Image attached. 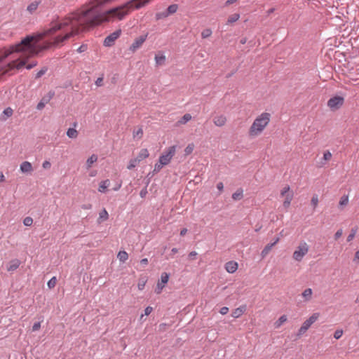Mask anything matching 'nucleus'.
<instances>
[{"label": "nucleus", "instance_id": "obj_1", "mask_svg": "<svg viewBox=\"0 0 359 359\" xmlns=\"http://www.w3.org/2000/svg\"><path fill=\"white\" fill-rule=\"evenodd\" d=\"M102 1L91 0L62 20L51 24L50 28L27 36L20 43L1 49L0 62H8L4 73L20 69L29 57L52 47L61 46L70 37L82 32L103 23L123 20L133 10L143 7L149 0H131L104 12L102 8L106 4H100Z\"/></svg>", "mask_w": 359, "mask_h": 359}, {"label": "nucleus", "instance_id": "obj_2", "mask_svg": "<svg viewBox=\"0 0 359 359\" xmlns=\"http://www.w3.org/2000/svg\"><path fill=\"white\" fill-rule=\"evenodd\" d=\"M270 121V114H261L252 123L249 130L251 137L259 136Z\"/></svg>", "mask_w": 359, "mask_h": 359}, {"label": "nucleus", "instance_id": "obj_3", "mask_svg": "<svg viewBox=\"0 0 359 359\" xmlns=\"http://www.w3.org/2000/svg\"><path fill=\"white\" fill-rule=\"evenodd\" d=\"M309 246L305 241L299 243L292 254V258L297 262H301L309 252Z\"/></svg>", "mask_w": 359, "mask_h": 359}, {"label": "nucleus", "instance_id": "obj_4", "mask_svg": "<svg viewBox=\"0 0 359 359\" xmlns=\"http://www.w3.org/2000/svg\"><path fill=\"white\" fill-rule=\"evenodd\" d=\"M176 148L177 147L175 145H173L169 147L163 151V153L160 156L158 159L161 164H163L165 166L170 163L172 157L175 156L176 153Z\"/></svg>", "mask_w": 359, "mask_h": 359}, {"label": "nucleus", "instance_id": "obj_5", "mask_svg": "<svg viewBox=\"0 0 359 359\" xmlns=\"http://www.w3.org/2000/svg\"><path fill=\"white\" fill-rule=\"evenodd\" d=\"M280 196L285 198L283 203L284 208H288L294 196V193L288 185L281 190Z\"/></svg>", "mask_w": 359, "mask_h": 359}, {"label": "nucleus", "instance_id": "obj_6", "mask_svg": "<svg viewBox=\"0 0 359 359\" xmlns=\"http://www.w3.org/2000/svg\"><path fill=\"white\" fill-rule=\"evenodd\" d=\"M121 30L117 29L115 32L108 35L104 40V46L106 47H111L114 44L115 41L120 37Z\"/></svg>", "mask_w": 359, "mask_h": 359}, {"label": "nucleus", "instance_id": "obj_7", "mask_svg": "<svg viewBox=\"0 0 359 359\" xmlns=\"http://www.w3.org/2000/svg\"><path fill=\"white\" fill-rule=\"evenodd\" d=\"M148 36V34H145L144 35H141L139 37H137L133 43L130 45L129 50L132 53H135L137 49H139L143 43L146 41Z\"/></svg>", "mask_w": 359, "mask_h": 359}, {"label": "nucleus", "instance_id": "obj_8", "mask_svg": "<svg viewBox=\"0 0 359 359\" xmlns=\"http://www.w3.org/2000/svg\"><path fill=\"white\" fill-rule=\"evenodd\" d=\"M344 103V98L340 96H335L330 98L327 102L328 107L332 110L338 109Z\"/></svg>", "mask_w": 359, "mask_h": 359}, {"label": "nucleus", "instance_id": "obj_9", "mask_svg": "<svg viewBox=\"0 0 359 359\" xmlns=\"http://www.w3.org/2000/svg\"><path fill=\"white\" fill-rule=\"evenodd\" d=\"M54 95L55 92L52 90H50L46 95H44L36 106L37 110L41 111L46 104H47L50 101Z\"/></svg>", "mask_w": 359, "mask_h": 359}, {"label": "nucleus", "instance_id": "obj_10", "mask_svg": "<svg viewBox=\"0 0 359 359\" xmlns=\"http://www.w3.org/2000/svg\"><path fill=\"white\" fill-rule=\"evenodd\" d=\"M169 279V274L163 272L162 273L161 276V282L158 283L156 288V292L157 294H160L165 287V285L168 283Z\"/></svg>", "mask_w": 359, "mask_h": 359}, {"label": "nucleus", "instance_id": "obj_11", "mask_svg": "<svg viewBox=\"0 0 359 359\" xmlns=\"http://www.w3.org/2000/svg\"><path fill=\"white\" fill-rule=\"evenodd\" d=\"M319 313H313L307 320H306L302 325L306 327V329L309 330V327L313 324L319 318Z\"/></svg>", "mask_w": 359, "mask_h": 359}, {"label": "nucleus", "instance_id": "obj_12", "mask_svg": "<svg viewBox=\"0 0 359 359\" xmlns=\"http://www.w3.org/2000/svg\"><path fill=\"white\" fill-rule=\"evenodd\" d=\"M212 121L215 126L222 127L226 122V118L224 114H217L212 118Z\"/></svg>", "mask_w": 359, "mask_h": 359}, {"label": "nucleus", "instance_id": "obj_13", "mask_svg": "<svg viewBox=\"0 0 359 359\" xmlns=\"http://www.w3.org/2000/svg\"><path fill=\"white\" fill-rule=\"evenodd\" d=\"M238 264L235 261H229L224 265L225 270L229 273H233L238 269Z\"/></svg>", "mask_w": 359, "mask_h": 359}, {"label": "nucleus", "instance_id": "obj_14", "mask_svg": "<svg viewBox=\"0 0 359 359\" xmlns=\"http://www.w3.org/2000/svg\"><path fill=\"white\" fill-rule=\"evenodd\" d=\"M246 311V305H241L232 311L231 316L238 318L241 316Z\"/></svg>", "mask_w": 359, "mask_h": 359}, {"label": "nucleus", "instance_id": "obj_15", "mask_svg": "<svg viewBox=\"0 0 359 359\" xmlns=\"http://www.w3.org/2000/svg\"><path fill=\"white\" fill-rule=\"evenodd\" d=\"M20 265V261L18 259H12L9 262L7 266L8 271H13L16 270Z\"/></svg>", "mask_w": 359, "mask_h": 359}, {"label": "nucleus", "instance_id": "obj_16", "mask_svg": "<svg viewBox=\"0 0 359 359\" xmlns=\"http://www.w3.org/2000/svg\"><path fill=\"white\" fill-rule=\"evenodd\" d=\"M20 171L23 173L31 172L33 170L32 164L28 161H24L20 164Z\"/></svg>", "mask_w": 359, "mask_h": 359}, {"label": "nucleus", "instance_id": "obj_17", "mask_svg": "<svg viewBox=\"0 0 359 359\" xmlns=\"http://www.w3.org/2000/svg\"><path fill=\"white\" fill-rule=\"evenodd\" d=\"M149 156V151L147 149H142L139 154H137L136 158L137 160L140 162L142 161V160L148 158Z\"/></svg>", "mask_w": 359, "mask_h": 359}, {"label": "nucleus", "instance_id": "obj_18", "mask_svg": "<svg viewBox=\"0 0 359 359\" xmlns=\"http://www.w3.org/2000/svg\"><path fill=\"white\" fill-rule=\"evenodd\" d=\"M313 290L311 288H307L303 291L302 296L304 302H309L312 299Z\"/></svg>", "mask_w": 359, "mask_h": 359}, {"label": "nucleus", "instance_id": "obj_19", "mask_svg": "<svg viewBox=\"0 0 359 359\" xmlns=\"http://www.w3.org/2000/svg\"><path fill=\"white\" fill-rule=\"evenodd\" d=\"M109 185H110V181L109 180H105L102 181L100 183L98 191H100L101 193H105L107 190V188L109 187Z\"/></svg>", "mask_w": 359, "mask_h": 359}, {"label": "nucleus", "instance_id": "obj_20", "mask_svg": "<svg viewBox=\"0 0 359 359\" xmlns=\"http://www.w3.org/2000/svg\"><path fill=\"white\" fill-rule=\"evenodd\" d=\"M40 4V1H34L32 3H30L27 8V11L30 13V14H32L34 13L36 9L38 8L39 7V5Z\"/></svg>", "mask_w": 359, "mask_h": 359}, {"label": "nucleus", "instance_id": "obj_21", "mask_svg": "<svg viewBox=\"0 0 359 359\" xmlns=\"http://www.w3.org/2000/svg\"><path fill=\"white\" fill-rule=\"evenodd\" d=\"M109 218V214L106 209H103L99 213V217L97 219L98 223H101L104 221L107 220Z\"/></svg>", "mask_w": 359, "mask_h": 359}, {"label": "nucleus", "instance_id": "obj_22", "mask_svg": "<svg viewBox=\"0 0 359 359\" xmlns=\"http://www.w3.org/2000/svg\"><path fill=\"white\" fill-rule=\"evenodd\" d=\"M97 161V156L95 154L91 155L86 161V168L89 169L92 165Z\"/></svg>", "mask_w": 359, "mask_h": 359}, {"label": "nucleus", "instance_id": "obj_23", "mask_svg": "<svg viewBox=\"0 0 359 359\" xmlns=\"http://www.w3.org/2000/svg\"><path fill=\"white\" fill-rule=\"evenodd\" d=\"M273 246H274V243H269V244H267L264 247V248L262 250V251L261 252L262 257L263 258L265 257L269 253V252L271 251V250L272 249V248Z\"/></svg>", "mask_w": 359, "mask_h": 359}, {"label": "nucleus", "instance_id": "obj_24", "mask_svg": "<svg viewBox=\"0 0 359 359\" xmlns=\"http://www.w3.org/2000/svg\"><path fill=\"white\" fill-rule=\"evenodd\" d=\"M117 258L122 263H124L128 259V255L126 251H120L117 255Z\"/></svg>", "mask_w": 359, "mask_h": 359}, {"label": "nucleus", "instance_id": "obj_25", "mask_svg": "<svg viewBox=\"0 0 359 359\" xmlns=\"http://www.w3.org/2000/svg\"><path fill=\"white\" fill-rule=\"evenodd\" d=\"M67 135L72 139L76 138L78 136V131L74 128H70L67 131Z\"/></svg>", "mask_w": 359, "mask_h": 359}, {"label": "nucleus", "instance_id": "obj_26", "mask_svg": "<svg viewBox=\"0 0 359 359\" xmlns=\"http://www.w3.org/2000/svg\"><path fill=\"white\" fill-rule=\"evenodd\" d=\"M143 135V130L141 128L138 129L135 128L133 131V136L135 140L140 139Z\"/></svg>", "mask_w": 359, "mask_h": 359}, {"label": "nucleus", "instance_id": "obj_27", "mask_svg": "<svg viewBox=\"0 0 359 359\" xmlns=\"http://www.w3.org/2000/svg\"><path fill=\"white\" fill-rule=\"evenodd\" d=\"M177 9H178L177 4H172L168 7V8L166 9V12L169 16L170 15L175 13L177 12Z\"/></svg>", "mask_w": 359, "mask_h": 359}, {"label": "nucleus", "instance_id": "obj_28", "mask_svg": "<svg viewBox=\"0 0 359 359\" xmlns=\"http://www.w3.org/2000/svg\"><path fill=\"white\" fill-rule=\"evenodd\" d=\"M243 191L242 189H238L232 194V198L235 201L241 200L243 198Z\"/></svg>", "mask_w": 359, "mask_h": 359}, {"label": "nucleus", "instance_id": "obj_29", "mask_svg": "<svg viewBox=\"0 0 359 359\" xmlns=\"http://www.w3.org/2000/svg\"><path fill=\"white\" fill-rule=\"evenodd\" d=\"M287 321V316L285 315L281 316L278 320L275 323V327L276 328L280 327L284 323Z\"/></svg>", "mask_w": 359, "mask_h": 359}, {"label": "nucleus", "instance_id": "obj_30", "mask_svg": "<svg viewBox=\"0 0 359 359\" xmlns=\"http://www.w3.org/2000/svg\"><path fill=\"white\" fill-rule=\"evenodd\" d=\"M155 60L157 65H161L165 60V57L163 54H158L155 56Z\"/></svg>", "mask_w": 359, "mask_h": 359}, {"label": "nucleus", "instance_id": "obj_31", "mask_svg": "<svg viewBox=\"0 0 359 359\" xmlns=\"http://www.w3.org/2000/svg\"><path fill=\"white\" fill-rule=\"evenodd\" d=\"M191 119V114H184V116L178 121L180 124H184Z\"/></svg>", "mask_w": 359, "mask_h": 359}, {"label": "nucleus", "instance_id": "obj_32", "mask_svg": "<svg viewBox=\"0 0 359 359\" xmlns=\"http://www.w3.org/2000/svg\"><path fill=\"white\" fill-rule=\"evenodd\" d=\"M140 162L137 160L136 158H133V159H130V161H129V163L127 166V168L128 170H132L133 168H134L135 167H136V165L139 163Z\"/></svg>", "mask_w": 359, "mask_h": 359}, {"label": "nucleus", "instance_id": "obj_33", "mask_svg": "<svg viewBox=\"0 0 359 359\" xmlns=\"http://www.w3.org/2000/svg\"><path fill=\"white\" fill-rule=\"evenodd\" d=\"M240 18V15L238 13H234L230 15L228 18V23H233L236 22Z\"/></svg>", "mask_w": 359, "mask_h": 359}, {"label": "nucleus", "instance_id": "obj_34", "mask_svg": "<svg viewBox=\"0 0 359 359\" xmlns=\"http://www.w3.org/2000/svg\"><path fill=\"white\" fill-rule=\"evenodd\" d=\"M168 16V15L166 11H165L163 12H158V13H156V19L157 20L165 18Z\"/></svg>", "mask_w": 359, "mask_h": 359}, {"label": "nucleus", "instance_id": "obj_35", "mask_svg": "<svg viewBox=\"0 0 359 359\" xmlns=\"http://www.w3.org/2000/svg\"><path fill=\"white\" fill-rule=\"evenodd\" d=\"M212 30H211L210 29H209V28L205 29H204V30L201 32V37H202L203 39H206V38H208V37L210 36H211V34H212Z\"/></svg>", "mask_w": 359, "mask_h": 359}, {"label": "nucleus", "instance_id": "obj_36", "mask_svg": "<svg viewBox=\"0 0 359 359\" xmlns=\"http://www.w3.org/2000/svg\"><path fill=\"white\" fill-rule=\"evenodd\" d=\"M340 206H345L348 203V196L346 195L343 196L339 201Z\"/></svg>", "mask_w": 359, "mask_h": 359}, {"label": "nucleus", "instance_id": "obj_37", "mask_svg": "<svg viewBox=\"0 0 359 359\" xmlns=\"http://www.w3.org/2000/svg\"><path fill=\"white\" fill-rule=\"evenodd\" d=\"M164 165L161 163V162L158 161L155 165L154 168L153 172L154 173H158L161 171V170L163 168Z\"/></svg>", "mask_w": 359, "mask_h": 359}, {"label": "nucleus", "instance_id": "obj_38", "mask_svg": "<svg viewBox=\"0 0 359 359\" xmlns=\"http://www.w3.org/2000/svg\"><path fill=\"white\" fill-rule=\"evenodd\" d=\"M194 149V144H189L187 145V147L184 149V153L186 155H189L192 153Z\"/></svg>", "mask_w": 359, "mask_h": 359}, {"label": "nucleus", "instance_id": "obj_39", "mask_svg": "<svg viewBox=\"0 0 359 359\" xmlns=\"http://www.w3.org/2000/svg\"><path fill=\"white\" fill-rule=\"evenodd\" d=\"M23 224L26 226H30L33 224V219L31 217H26L23 220Z\"/></svg>", "mask_w": 359, "mask_h": 359}, {"label": "nucleus", "instance_id": "obj_40", "mask_svg": "<svg viewBox=\"0 0 359 359\" xmlns=\"http://www.w3.org/2000/svg\"><path fill=\"white\" fill-rule=\"evenodd\" d=\"M47 71H48L47 67H43L40 71H39L36 73L35 78L39 79V78L41 77L43 75H44L46 73Z\"/></svg>", "mask_w": 359, "mask_h": 359}, {"label": "nucleus", "instance_id": "obj_41", "mask_svg": "<svg viewBox=\"0 0 359 359\" xmlns=\"http://www.w3.org/2000/svg\"><path fill=\"white\" fill-rule=\"evenodd\" d=\"M57 283V279L55 277H53L48 282V287L49 288H53Z\"/></svg>", "mask_w": 359, "mask_h": 359}, {"label": "nucleus", "instance_id": "obj_42", "mask_svg": "<svg viewBox=\"0 0 359 359\" xmlns=\"http://www.w3.org/2000/svg\"><path fill=\"white\" fill-rule=\"evenodd\" d=\"M311 205L313 206L314 208H316L318 204V198L317 195H314L311 201Z\"/></svg>", "mask_w": 359, "mask_h": 359}, {"label": "nucleus", "instance_id": "obj_43", "mask_svg": "<svg viewBox=\"0 0 359 359\" xmlns=\"http://www.w3.org/2000/svg\"><path fill=\"white\" fill-rule=\"evenodd\" d=\"M356 231H357L356 229H351V233L347 237L348 242H350L351 241H352L354 238Z\"/></svg>", "mask_w": 359, "mask_h": 359}, {"label": "nucleus", "instance_id": "obj_44", "mask_svg": "<svg viewBox=\"0 0 359 359\" xmlns=\"http://www.w3.org/2000/svg\"><path fill=\"white\" fill-rule=\"evenodd\" d=\"M104 77H103V75H102L100 77H98L96 81H95V85L97 86V87H101L103 86L104 84Z\"/></svg>", "mask_w": 359, "mask_h": 359}, {"label": "nucleus", "instance_id": "obj_45", "mask_svg": "<svg viewBox=\"0 0 359 359\" xmlns=\"http://www.w3.org/2000/svg\"><path fill=\"white\" fill-rule=\"evenodd\" d=\"M343 334V330H337L334 333V337L336 339H339L341 337Z\"/></svg>", "mask_w": 359, "mask_h": 359}, {"label": "nucleus", "instance_id": "obj_46", "mask_svg": "<svg viewBox=\"0 0 359 359\" xmlns=\"http://www.w3.org/2000/svg\"><path fill=\"white\" fill-rule=\"evenodd\" d=\"M87 49H88V46H87V44H82L81 46H80L77 48L76 51H77L78 53H83V52L86 51V50H87Z\"/></svg>", "mask_w": 359, "mask_h": 359}, {"label": "nucleus", "instance_id": "obj_47", "mask_svg": "<svg viewBox=\"0 0 359 359\" xmlns=\"http://www.w3.org/2000/svg\"><path fill=\"white\" fill-rule=\"evenodd\" d=\"M308 330L306 329L305 327H304L302 325L301 326V327L299 329L298 332H297V337H301L302 335H303Z\"/></svg>", "mask_w": 359, "mask_h": 359}, {"label": "nucleus", "instance_id": "obj_48", "mask_svg": "<svg viewBox=\"0 0 359 359\" xmlns=\"http://www.w3.org/2000/svg\"><path fill=\"white\" fill-rule=\"evenodd\" d=\"M332 158V154L329 151H326L323 154V158L325 161H329Z\"/></svg>", "mask_w": 359, "mask_h": 359}, {"label": "nucleus", "instance_id": "obj_49", "mask_svg": "<svg viewBox=\"0 0 359 359\" xmlns=\"http://www.w3.org/2000/svg\"><path fill=\"white\" fill-rule=\"evenodd\" d=\"M40 328H41V323L40 322L35 323L32 326V331H34V332L37 331Z\"/></svg>", "mask_w": 359, "mask_h": 359}, {"label": "nucleus", "instance_id": "obj_50", "mask_svg": "<svg viewBox=\"0 0 359 359\" xmlns=\"http://www.w3.org/2000/svg\"><path fill=\"white\" fill-rule=\"evenodd\" d=\"M146 280H140L137 287L140 290H142L145 286Z\"/></svg>", "mask_w": 359, "mask_h": 359}, {"label": "nucleus", "instance_id": "obj_51", "mask_svg": "<svg viewBox=\"0 0 359 359\" xmlns=\"http://www.w3.org/2000/svg\"><path fill=\"white\" fill-rule=\"evenodd\" d=\"M51 166V163L49 161H43V164H42V167L44 168V169H49Z\"/></svg>", "mask_w": 359, "mask_h": 359}, {"label": "nucleus", "instance_id": "obj_52", "mask_svg": "<svg viewBox=\"0 0 359 359\" xmlns=\"http://www.w3.org/2000/svg\"><path fill=\"white\" fill-rule=\"evenodd\" d=\"M229 312V308L226 306L222 307L219 310V313L222 315H225Z\"/></svg>", "mask_w": 359, "mask_h": 359}, {"label": "nucleus", "instance_id": "obj_53", "mask_svg": "<svg viewBox=\"0 0 359 359\" xmlns=\"http://www.w3.org/2000/svg\"><path fill=\"white\" fill-rule=\"evenodd\" d=\"M153 311V308L151 306H147L145 309H144V315L145 316H149Z\"/></svg>", "mask_w": 359, "mask_h": 359}, {"label": "nucleus", "instance_id": "obj_54", "mask_svg": "<svg viewBox=\"0 0 359 359\" xmlns=\"http://www.w3.org/2000/svg\"><path fill=\"white\" fill-rule=\"evenodd\" d=\"M353 262L359 264V250L355 252Z\"/></svg>", "mask_w": 359, "mask_h": 359}, {"label": "nucleus", "instance_id": "obj_55", "mask_svg": "<svg viewBox=\"0 0 359 359\" xmlns=\"http://www.w3.org/2000/svg\"><path fill=\"white\" fill-rule=\"evenodd\" d=\"M343 233V231L342 229H339L334 234V238L335 239H338L339 238H340L341 236Z\"/></svg>", "mask_w": 359, "mask_h": 359}, {"label": "nucleus", "instance_id": "obj_56", "mask_svg": "<svg viewBox=\"0 0 359 359\" xmlns=\"http://www.w3.org/2000/svg\"><path fill=\"white\" fill-rule=\"evenodd\" d=\"M197 255L198 254L196 251H192L189 254V258L190 259H194Z\"/></svg>", "mask_w": 359, "mask_h": 359}, {"label": "nucleus", "instance_id": "obj_57", "mask_svg": "<svg viewBox=\"0 0 359 359\" xmlns=\"http://www.w3.org/2000/svg\"><path fill=\"white\" fill-rule=\"evenodd\" d=\"M12 114H7V113H5L4 114V115L2 116L1 118H0L1 120L2 121H6L8 118L10 117V116Z\"/></svg>", "mask_w": 359, "mask_h": 359}, {"label": "nucleus", "instance_id": "obj_58", "mask_svg": "<svg viewBox=\"0 0 359 359\" xmlns=\"http://www.w3.org/2000/svg\"><path fill=\"white\" fill-rule=\"evenodd\" d=\"M36 65V62H32L30 64H28L27 66H26V68L27 69H32L34 67H35Z\"/></svg>", "mask_w": 359, "mask_h": 359}, {"label": "nucleus", "instance_id": "obj_59", "mask_svg": "<svg viewBox=\"0 0 359 359\" xmlns=\"http://www.w3.org/2000/svg\"><path fill=\"white\" fill-rule=\"evenodd\" d=\"M140 264L143 266H145L146 265H147L148 264V259L147 258H144L142 259H141L140 261Z\"/></svg>", "mask_w": 359, "mask_h": 359}, {"label": "nucleus", "instance_id": "obj_60", "mask_svg": "<svg viewBox=\"0 0 359 359\" xmlns=\"http://www.w3.org/2000/svg\"><path fill=\"white\" fill-rule=\"evenodd\" d=\"M147 193V191L146 189H144L140 191V195L142 198H144L146 194Z\"/></svg>", "mask_w": 359, "mask_h": 359}, {"label": "nucleus", "instance_id": "obj_61", "mask_svg": "<svg viewBox=\"0 0 359 359\" xmlns=\"http://www.w3.org/2000/svg\"><path fill=\"white\" fill-rule=\"evenodd\" d=\"M217 188L219 191H222L224 189V185H223V183L222 182H219L217 184Z\"/></svg>", "mask_w": 359, "mask_h": 359}, {"label": "nucleus", "instance_id": "obj_62", "mask_svg": "<svg viewBox=\"0 0 359 359\" xmlns=\"http://www.w3.org/2000/svg\"><path fill=\"white\" fill-rule=\"evenodd\" d=\"M237 1V0H227L226 2H225V6H229L232 4H234Z\"/></svg>", "mask_w": 359, "mask_h": 359}, {"label": "nucleus", "instance_id": "obj_63", "mask_svg": "<svg viewBox=\"0 0 359 359\" xmlns=\"http://www.w3.org/2000/svg\"><path fill=\"white\" fill-rule=\"evenodd\" d=\"M187 233V229L186 228H184L180 231V236H183Z\"/></svg>", "mask_w": 359, "mask_h": 359}, {"label": "nucleus", "instance_id": "obj_64", "mask_svg": "<svg viewBox=\"0 0 359 359\" xmlns=\"http://www.w3.org/2000/svg\"><path fill=\"white\" fill-rule=\"evenodd\" d=\"M5 177L2 172H0V182H4Z\"/></svg>", "mask_w": 359, "mask_h": 359}]
</instances>
